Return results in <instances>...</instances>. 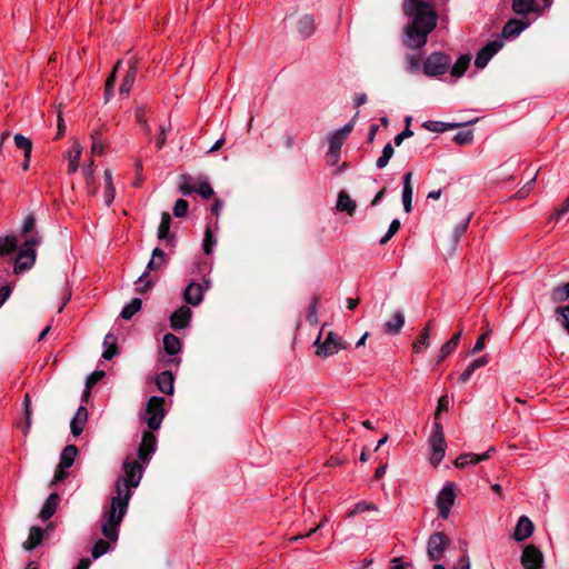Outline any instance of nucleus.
<instances>
[{
	"label": "nucleus",
	"mask_w": 569,
	"mask_h": 569,
	"mask_svg": "<svg viewBox=\"0 0 569 569\" xmlns=\"http://www.w3.org/2000/svg\"><path fill=\"white\" fill-rule=\"evenodd\" d=\"M124 475L116 482V495L111 498L110 507L102 515V535L112 541L118 540V527L128 510L132 489L137 488L142 478V466L138 460L128 458L123 462Z\"/></svg>",
	"instance_id": "f257e3e1"
},
{
	"label": "nucleus",
	"mask_w": 569,
	"mask_h": 569,
	"mask_svg": "<svg viewBox=\"0 0 569 569\" xmlns=\"http://www.w3.org/2000/svg\"><path fill=\"white\" fill-rule=\"evenodd\" d=\"M402 10L410 18L405 28L403 43L410 49H420L427 43L428 34L436 28L437 14L432 6L422 0H405Z\"/></svg>",
	"instance_id": "f03ea898"
},
{
	"label": "nucleus",
	"mask_w": 569,
	"mask_h": 569,
	"mask_svg": "<svg viewBox=\"0 0 569 569\" xmlns=\"http://www.w3.org/2000/svg\"><path fill=\"white\" fill-rule=\"evenodd\" d=\"M36 217L29 213L21 226V237L23 242L20 249H34L42 244V236L36 230ZM0 249H19L16 236H6L0 238Z\"/></svg>",
	"instance_id": "7ed1b4c3"
},
{
	"label": "nucleus",
	"mask_w": 569,
	"mask_h": 569,
	"mask_svg": "<svg viewBox=\"0 0 569 569\" xmlns=\"http://www.w3.org/2000/svg\"><path fill=\"white\" fill-rule=\"evenodd\" d=\"M164 251H152L151 259L147 264V270L137 280V292L146 293L158 280L157 274L152 272L160 271L167 263Z\"/></svg>",
	"instance_id": "20e7f679"
},
{
	"label": "nucleus",
	"mask_w": 569,
	"mask_h": 569,
	"mask_svg": "<svg viewBox=\"0 0 569 569\" xmlns=\"http://www.w3.org/2000/svg\"><path fill=\"white\" fill-rule=\"evenodd\" d=\"M315 346L317 347L316 355L321 358L333 356L339 350L347 348L345 341L337 333L326 331L325 326L320 329Z\"/></svg>",
	"instance_id": "39448f33"
},
{
	"label": "nucleus",
	"mask_w": 569,
	"mask_h": 569,
	"mask_svg": "<svg viewBox=\"0 0 569 569\" xmlns=\"http://www.w3.org/2000/svg\"><path fill=\"white\" fill-rule=\"evenodd\" d=\"M451 66L450 56L442 52H432L422 63V71L427 77L445 74Z\"/></svg>",
	"instance_id": "423d86ee"
},
{
	"label": "nucleus",
	"mask_w": 569,
	"mask_h": 569,
	"mask_svg": "<svg viewBox=\"0 0 569 569\" xmlns=\"http://www.w3.org/2000/svg\"><path fill=\"white\" fill-rule=\"evenodd\" d=\"M164 399L162 397H151L146 407V422L150 430H158L164 418Z\"/></svg>",
	"instance_id": "0eeeda50"
},
{
	"label": "nucleus",
	"mask_w": 569,
	"mask_h": 569,
	"mask_svg": "<svg viewBox=\"0 0 569 569\" xmlns=\"http://www.w3.org/2000/svg\"><path fill=\"white\" fill-rule=\"evenodd\" d=\"M429 445L432 450L430 462L433 466H438L445 457L446 440L443 429L440 422L433 423V431L429 439Z\"/></svg>",
	"instance_id": "6e6552de"
},
{
	"label": "nucleus",
	"mask_w": 569,
	"mask_h": 569,
	"mask_svg": "<svg viewBox=\"0 0 569 569\" xmlns=\"http://www.w3.org/2000/svg\"><path fill=\"white\" fill-rule=\"evenodd\" d=\"M456 500V486L452 482H448L443 486L440 492L437 496V507L439 510V517L442 519H447L451 507L453 506Z\"/></svg>",
	"instance_id": "1a4fd4ad"
},
{
	"label": "nucleus",
	"mask_w": 569,
	"mask_h": 569,
	"mask_svg": "<svg viewBox=\"0 0 569 569\" xmlns=\"http://www.w3.org/2000/svg\"><path fill=\"white\" fill-rule=\"evenodd\" d=\"M450 541L442 532L432 533L427 543V555L431 561H438L442 558L445 550Z\"/></svg>",
	"instance_id": "9d476101"
},
{
	"label": "nucleus",
	"mask_w": 569,
	"mask_h": 569,
	"mask_svg": "<svg viewBox=\"0 0 569 569\" xmlns=\"http://www.w3.org/2000/svg\"><path fill=\"white\" fill-rule=\"evenodd\" d=\"M521 565L525 569H541L543 565L542 552L533 545L526 546L521 555Z\"/></svg>",
	"instance_id": "9b49d317"
},
{
	"label": "nucleus",
	"mask_w": 569,
	"mask_h": 569,
	"mask_svg": "<svg viewBox=\"0 0 569 569\" xmlns=\"http://www.w3.org/2000/svg\"><path fill=\"white\" fill-rule=\"evenodd\" d=\"M503 42L501 40H492L488 42L480 51L477 53L475 64L477 68H485L490 59L502 48Z\"/></svg>",
	"instance_id": "f8f14e48"
},
{
	"label": "nucleus",
	"mask_w": 569,
	"mask_h": 569,
	"mask_svg": "<svg viewBox=\"0 0 569 569\" xmlns=\"http://www.w3.org/2000/svg\"><path fill=\"white\" fill-rule=\"evenodd\" d=\"M157 438L151 431H144L141 443L138 448V457L142 462H148L150 456L156 451Z\"/></svg>",
	"instance_id": "ddd939ff"
},
{
	"label": "nucleus",
	"mask_w": 569,
	"mask_h": 569,
	"mask_svg": "<svg viewBox=\"0 0 569 569\" xmlns=\"http://www.w3.org/2000/svg\"><path fill=\"white\" fill-rule=\"evenodd\" d=\"M192 311L189 307L182 306L170 317V326L174 330L184 329L189 326Z\"/></svg>",
	"instance_id": "4468645a"
},
{
	"label": "nucleus",
	"mask_w": 569,
	"mask_h": 569,
	"mask_svg": "<svg viewBox=\"0 0 569 569\" xmlns=\"http://www.w3.org/2000/svg\"><path fill=\"white\" fill-rule=\"evenodd\" d=\"M413 173L411 171H408L402 177V204L405 212L409 213L412 210V196H413V189L411 184Z\"/></svg>",
	"instance_id": "2eb2a0df"
},
{
	"label": "nucleus",
	"mask_w": 569,
	"mask_h": 569,
	"mask_svg": "<svg viewBox=\"0 0 569 569\" xmlns=\"http://www.w3.org/2000/svg\"><path fill=\"white\" fill-rule=\"evenodd\" d=\"M170 223H171V217L169 213L163 212L161 217V222L158 228V238L162 241V244L166 247H174V238L173 236L169 234L170 230Z\"/></svg>",
	"instance_id": "dca6fc26"
},
{
	"label": "nucleus",
	"mask_w": 569,
	"mask_h": 569,
	"mask_svg": "<svg viewBox=\"0 0 569 569\" xmlns=\"http://www.w3.org/2000/svg\"><path fill=\"white\" fill-rule=\"evenodd\" d=\"M137 73H138L137 60L132 59L129 62L128 71L122 80L121 86H120L119 92L121 96L127 97L130 93V91L133 87V83L136 81Z\"/></svg>",
	"instance_id": "f3484780"
},
{
	"label": "nucleus",
	"mask_w": 569,
	"mask_h": 569,
	"mask_svg": "<svg viewBox=\"0 0 569 569\" xmlns=\"http://www.w3.org/2000/svg\"><path fill=\"white\" fill-rule=\"evenodd\" d=\"M36 251H19L14 260L13 270L16 273H21L29 270L36 261Z\"/></svg>",
	"instance_id": "a211bd4d"
},
{
	"label": "nucleus",
	"mask_w": 569,
	"mask_h": 569,
	"mask_svg": "<svg viewBox=\"0 0 569 569\" xmlns=\"http://www.w3.org/2000/svg\"><path fill=\"white\" fill-rule=\"evenodd\" d=\"M533 532V523L532 521L527 518L526 516L520 517L518 520V523L516 526L513 538L517 541H522L527 538H529Z\"/></svg>",
	"instance_id": "6ab92c4d"
},
{
	"label": "nucleus",
	"mask_w": 569,
	"mask_h": 569,
	"mask_svg": "<svg viewBox=\"0 0 569 569\" xmlns=\"http://www.w3.org/2000/svg\"><path fill=\"white\" fill-rule=\"evenodd\" d=\"M203 288L199 283L191 282L183 292V299L187 303L198 306L202 301Z\"/></svg>",
	"instance_id": "aec40b11"
},
{
	"label": "nucleus",
	"mask_w": 569,
	"mask_h": 569,
	"mask_svg": "<svg viewBox=\"0 0 569 569\" xmlns=\"http://www.w3.org/2000/svg\"><path fill=\"white\" fill-rule=\"evenodd\" d=\"M87 419H88V411H87L86 407L80 406L77 409V411L70 422L71 433L74 437H78L82 432L84 423L87 422Z\"/></svg>",
	"instance_id": "412c9836"
},
{
	"label": "nucleus",
	"mask_w": 569,
	"mask_h": 569,
	"mask_svg": "<svg viewBox=\"0 0 569 569\" xmlns=\"http://www.w3.org/2000/svg\"><path fill=\"white\" fill-rule=\"evenodd\" d=\"M405 325V313L396 311L392 317L383 325V331L390 335H398Z\"/></svg>",
	"instance_id": "4be33fe9"
},
{
	"label": "nucleus",
	"mask_w": 569,
	"mask_h": 569,
	"mask_svg": "<svg viewBox=\"0 0 569 569\" xmlns=\"http://www.w3.org/2000/svg\"><path fill=\"white\" fill-rule=\"evenodd\" d=\"M297 30L302 38L311 37L316 31L313 16H311V14L302 16L297 22Z\"/></svg>",
	"instance_id": "5701e85b"
},
{
	"label": "nucleus",
	"mask_w": 569,
	"mask_h": 569,
	"mask_svg": "<svg viewBox=\"0 0 569 569\" xmlns=\"http://www.w3.org/2000/svg\"><path fill=\"white\" fill-rule=\"evenodd\" d=\"M173 375L171 371H162L159 373L156 378V383L158 389L166 393V395H172L173 393Z\"/></svg>",
	"instance_id": "b1692460"
},
{
	"label": "nucleus",
	"mask_w": 569,
	"mask_h": 569,
	"mask_svg": "<svg viewBox=\"0 0 569 569\" xmlns=\"http://www.w3.org/2000/svg\"><path fill=\"white\" fill-rule=\"evenodd\" d=\"M82 153V147L78 141H74L71 149L68 150L67 157L69 160L68 173L72 174L77 172L79 168V160Z\"/></svg>",
	"instance_id": "393cba45"
},
{
	"label": "nucleus",
	"mask_w": 569,
	"mask_h": 569,
	"mask_svg": "<svg viewBox=\"0 0 569 569\" xmlns=\"http://www.w3.org/2000/svg\"><path fill=\"white\" fill-rule=\"evenodd\" d=\"M58 500L59 495L57 492H52L51 495H49L39 513V517L43 521L50 519L53 516L57 509Z\"/></svg>",
	"instance_id": "a878e982"
},
{
	"label": "nucleus",
	"mask_w": 569,
	"mask_h": 569,
	"mask_svg": "<svg viewBox=\"0 0 569 569\" xmlns=\"http://www.w3.org/2000/svg\"><path fill=\"white\" fill-rule=\"evenodd\" d=\"M179 191L183 196H190L196 192L197 186V177H192L190 174L183 173L179 177Z\"/></svg>",
	"instance_id": "bb28decb"
},
{
	"label": "nucleus",
	"mask_w": 569,
	"mask_h": 569,
	"mask_svg": "<svg viewBox=\"0 0 569 569\" xmlns=\"http://www.w3.org/2000/svg\"><path fill=\"white\" fill-rule=\"evenodd\" d=\"M462 330L457 332L451 337L449 341H447L440 349L437 361L441 362L443 361L451 352L455 351V349L458 347L460 338H461Z\"/></svg>",
	"instance_id": "cd10ccee"
},
{
	"label": "nucleus",
	"mask_w": 569,
	"mask_h": 569,
	"mask_svg": "<svg viewBox=\"0 0 569 569\" xmlns=\"http://www.w3.org/2000/svg\"><path fill=\"white\" fill-rule=\"evenodd\" d=\"M526 24L517 19H510L502 28V37L515 38L521 33Z\"/></svg>",
	"instance_id": "c85d7f7f"
},
{
	"label": "nucleus",
	"mask_w": 569,
	"mask_h": 569,
	"mask_svg": "<svg viewBox=\"0 0 569 569\" xmlns=\"http://www.w3.org/2000/svg\"><path fill=\"white\" fill-rule=\"evenodd\" d=\"M162 342L163 349L168 355L174 356L179 353L181 349V341L177 336L172 333H167L163 336Z\"/></svg>",
	"instance_id": "c756f323"
},
{
	"label": "nucleus",
	"mask_w": 569,
	"mask_h": 569,
	"mask_svg": "<svg viewBox=\"0 0 569 569\" xmlns=\"http://www.w3.org/2000/svg\"><path fill=\"white\" fill-rule=\"evenodd\" d=\"M103 348L102 357L106 360H111L118 353L117 337L112 333L106 335L103 339Z\"/></svg>",
	"instance_id": "7c9ffc66"
},
{
	"label": "nucleus",
	"mask_w": 569,
	"mask_h": 569,
	"mask_svg": "<svg viewBox=\"0 0 569 569\" xmlns=\"http://www.w3.org/2000/svg\"><path fill=\"white\" fill-rule=\"evenodd\" d=\"M471 58L468 54H461L453 66H450L451 76L455 78H460L470 64Z\"/></svg>",
	"instance_id": "2f4dec72"
},
{
	"label": "nucleus",
	"mask_w": 569,
	"mask_h": 569,
	"mask_svg": "<svg viewBox=\"0 0 569 569\" xmlns=\"http://www.w3.org/2000/svg\"><path fill=\"white\" fill-rule=\"evenodd\" d=\"M43 539V530L39 527H32L30 529L29 537L23 543L24 549L32 550L38 547Z\"/></svg>",
	"instance_id": "473e14b6"
},
{
	"label": "nucleus",
	"mask_w": 569,
	"mask_h": 569,
	"mask_svg": "<svg viewBox=\"0 0 569 569\" xmlns=\"http://www.w3.org/2000/svg\"><path fill=\"white\" fill-rule=\"evenodd\" d=\"M197 186L198 187H196L194 193H198L203 199H209L213 196V189L211 188L206 176L200 174L197 177Z\"/></svg>",
	"instance_id": "72a5a7b5"
},
{
	"label": "nucleus",
	"mask_w": 569,
	"mask_h": 569,
	"mask_svg": "<svg viewBox=\"0 0 569 569\" xmlns=\"http://www.w3.org/2000/svg\"><path fill=\"white\" fill-rule=\"evenodd\" d=\"M337 209L352 214L356 210V202L347 194L346 191H340L338 196Z\"/></svg>",
	"instance_id": "f704fd0d"
},
{
	"label": "nucleus",
	"mask_w": 569,
	"mask_h": 569,
	"mask_svg": "<svg viewBox=\"0 0 569 569\" xmlns=\"http://www.w3.org/2000/svg\"><path fill=\"white\" fill-rule=\"evenodd\" d=\"M469 222H470V216L463 218L457 226L456 228L453 229V231L451 232V242L450 244L452 247H457L459 244V241H460V238L462 237V234L466 233L467 229H468V226H469Z\"/></svg>",
	"instance_id": "c9c22d12"
},
{
	"label": "nucleus",
	"mask_w": 569,
	"mask_h": 569,
	"mask_svg": "<svg viewBox=\"0 0 569 569\" xmlns=\"http://www.w3.org/2000/svg\"><path fill=\"white\" fill-rule=\"evenodd\" d=\"M142 307V301L139 298H133L128 305L121 310V318L130 320Z\"/></svg>",
	"instance_id": "e433bc0d"
},
{
	"label": "nucleus",
	"mask_w": 569,
	"mask_h": 569,
	"mask_svg": "<svg viewBox=\"0 0 569 569\" xmlns=\"http://www.w3.org/2000/svg\"><path fill=\"white\" fill-rule=\"evenodd\" d=\"M78 453V449L73 445H68L60 456V465L62 467H71Z\"/></svg>",
	"instance_id": "4c0bfd02"
},
{
	"label": "nucleus",
	"mask_w": 569,
	"mask_h": 569,
	"mask_svg": "<svg viewBox=\"0 0 569 569\" xmlns=\"http://www.w3.org/2000/svg\"><path fill=\"white\" fill-rule=\"evenodd\" d=\"M423 128H426L427 130L431 131V132H445L449 129H455L457 127H459L458 123H448V122H442V121H426L423 122Z\"/></svg>",
	"instance_id": "58836bf2"
},
{
	"label": "nucleus",
	"mask_w": 569,
	"mask_h": 569,
	"mask_svg": "<svg viewBox=\"0 0 569 569\" xmlns=\"http://www.w3.org/2000/svg\"><path fill=\"white\" fill-rule=\"evenodd\" d=\"M512 9L517 14H527L535 10L533 0H512Z\"/></svg>",
	"instance_id": "ea45409f"
},
{
	"label": "nucleus",
	"mask_w": 569,
	"mask_h": 569,
	"mask_svg": "<svg viewBox=\"0 0 569 569\" xmlns=\"http://www.w3.org/2000/svg\"><path fill=\"white\" fill-rule=\"evenodd\" d=\"M13 140H14L16 147L23 150L26 158L31 157V151H32L31 139H29L20 133H17V134H14Z\"/></svg>",
	"instance_id": "a19ab883"
},
{
	"label": "nucleus",
	"mask_w": 569,
	"mask_h": 569,
	"mask_svg": "<svg viewBox=\"0 0 569 569\" xmlns=\"http://www.w3.org/2000/svg\"><path fill=\"white\" fill-rule=\"evenodd\" d=\"M429 345H430L429 329L423 328L419 335V338L412 345L413 351L419 353V352L423 351L426 348H428Z\"/></svg>",
	"instance_id": "79ce46f5"
},
{
	"label": "nucleus",
	"mask_w": 569,
	"mask_h": 569,
	"mask_svg": "<svg viewBox=\"0 0 569 569\" xmlns=\"http://www.w3.org/2000/svg\"><path fill=\"white\" fill-rule=\"evenodd\" d=\"M368 510L378 511V507L372 502L360 501L348 512V517H355Z\"/></svg>",
	"instance_id": "37998d69"
},
{
	"label": "nucleus",
	"mask_w": 569,
	"mask_h": 569,
	"mask_svg": "<svg viewBox=\"0 0 569 569\" xmlns=\"http://www.w3.org/2000/svg\"><path fill=\"white\" fill-rule=\"evenodd\" d=\"M393 152L395 150L391 143H387L383 147L382 154L376 161L377 168L383 169L388 164L389 160L392 158Z\"/></svg>",
	"instance_id": "c03bdc74"
},
{
	"label": "nucleus",
	"mask_w": 569,
	"mask_h": 569,
	"mask_svg": "<svg viewBox=\"0 0 569 569\" xmlns=\"http://www.w3.org/2000/svg\"><path fill=\"white\" fill-rule=\"evenodd\" d=\"M121 62H122L121 60H119L117 62L116 67L113 68V71L111 72V74L109 76V78L106 81L104 94H106L107 100H109V98L112 96L114 82L117 79V70H118L119 66L121 64Z\"/></svg>",
	"instance_id": "a18cd8bd"
},
{
	"label": "nucleus",
	"mask_w": 569,
	"mask_h": 569,
	"mask_svg": "<svg viewBox=\"0 0 569 569\" xmlns=\"http://www.w3.org/2000/svg\"><path fill=\"white\" fill-rule=\"evenodd\" d=\"M551 298L555 302H562L569 298V281L553 289Z\"/></svg>",
	"instance_id": "49530a36"
},
{
	"label": "nucleus",
	"mask_w": 569,
	"mask_h": 569,
	"mask_svg": "<svg viewBox=\"0 0 569 569\" xmlns=\"http://www.w3.org/2000/svg\"><path fill=\"white\" fill-rule=\"evenodd\" d=\"M346 140L347 139L342 137V134L337 133L336 131L332 132L329 136V150L340 152Z\"/></svg>",
	"instance_id": "de8ad7c7"
},
{
	"label": "nucleus",
	"mask_w": 569,
	"mask_h": 569,
	"mask_svg": "<svg viewBox=\"0 0 569 569\" xmlns=\"http://www.w3.org/2000/svg\"><path fill=\"white\" fill-rule=\"evenodd\" d=\"M478 463V459L476 458V453H461L457 457L455 461V466L457 468H465L468 465Z\"/></svg>",
	"instance_id": "09e8293b"
},
{
	"label": "nucleus",
	"mask_w": 569,
	"mask_h": 569,
	"mask_svg": "<svg viewBox=\"0 0 569 569\" xmlns=\"http://www.w3.org/2000/svg\"><path fill=\"white\" fill-rule=\"evenodd\" d=\"M109 548H110V546H109L108 541L102 540V539L98 540L92 548V557L94 559H98L99 557L107 553Z\"/></svg>",
	"instance_id": "8fccbe9b"
},
{
	"label": "nucleus",
	"mask_w": 569,
	"mask_h": 569,
	"mask_svg": "<svg viewBox=\"0 0 569 569\" xmlns=\"http://www.w3.org/2000/svg\"><path fill=\"white\" fill-rule=\"evenodd\" d=\"M473 133L471 130H465L456 133L453 136V141L459 146L468 144L472 141Z\"/></svg>",
	"instance_id": "3c124183"
},
{
	"label": "nucleus",
	"mask_w": 569,
	"mask_h": 569,
	"mask_svg": "<svg viewBox=\"0 0 569 569\" xmlns=\"http://www.w3.org/2000/svg\"><path fill=\"white\" fill-rule=\"evenodd\" d=\"M189 203L184 199H178L173 206V214L177 218H183L188 212Z\"/></svg>",
	"instance_id": "603ef678"
},
{
	"label": "nucleus",
	"mask_w": 569,
	"mask_h": 569,
	"mask_svg": "<svg viewBox=\"0 0 569 569\" xmlns=\"http://www.w3.org/2000/svg\"><path fill=\"white\" fill-rule=\"evenodd\" d=\"M407 71L409 73H416L420 69V58L415 54H407Z\"/></svg>",
	"instance_id": "864d4df0"
},
{
	"label": "nucleus",
	"mask_w": 569,
	"mask_h": 569,
	"mask_svg": "<svg viewBox=\"0 0 569 569\" xmlns=\"http://www.w3.org/2000/svg\"><path fill=\"white\" fill-rule=\"evenodd\" d=\"M217 244V239L211 231V229L208 227L204 232V238L202 241V249H212Z\"/></svg>",
	"instance_id": "5fc2aeb1"
},
{
	"label": "nucleus",
	"mask_w": 569,
	"mask_h": 569,
	"mask_svg": "<svg viewBox=\"0 0 569 569\" xmlns=\"http://www.w3.org/2000/svg\"><path fill=\"white\" fill-rule=\"evenodd\" d=\"M400 228V221L395 219L391 221L387 233L380 239V244H385Z\"/></svg>",
	"instance_id": "6e6d98bb"
},
{
	"label": "nucleus",
	"mask_w": 569,
	"mask_h": 569,
	"mask_svg": "<svg viewBox=\"0 0 569 569\" xmlns=\"http://www.w3.org/2000/svg\"><path fill=\"white\" fill-rule=\"evenodd\" d=\"M104 377V371L96 370L93 371L86 380L87 389L92 388L96 383H98Z\"/></svg>",
	"instance_id": "4d7b16f0"
},
{
	"label": "nucleus",
	"mask_w": 569,
	"mask_h": 569,
	"mask_svg": "<svg viewBox=\"0 0 569 569\" xmlns=\"http://www.w3.org/2000/svg\"><path fill=\"white\" fill-rule=\"evenodd\" d=\"M557 312L560 315V323L565 327V329L569 333V306L560 307L557 309Z\"/></svg>",
	"instance_id": "13d9d810"
},
{
	"label": "nucleus",
	"mask_w": 569,
	"mask_h": 569,
	"mask_svg": "<svg viewBox=\"0 0 569 569\" xmlns=\"http://www.w3.org/2000/svg\"><path fill=\"white\" fill-rule=\"evenodd\" d=\"M82 173H83L88 184L93 182L94 170H93V161L92 160L82 168Z\"/></svg>",
	"instance_id": "bf43d9fd"
},
{
	"label": "nucleus",
	"mask_w": 569,
	"mask_h": 569,
	"mask_svg": "<svg viewBox=\"0 0 569 569\" xmlns=\"http://www.w3.org/2000/svg\"><path fill=\"white\" fill-rule=\"evenodd\" d=\"M536 179H537V173L533 176V178L531 180H529L518 192H517V197L519 199H522V198H526L531 189H532V186L533 183L536 182Z\"/></svg>",
	"instance_id": "052dcab7"
},
{
	"label": "nucleus",
	"mask_w": 569,
	"mask_h": 569,
	"mask_svg": "<svg viewBox=\"0 0 569 569\" xmlns=\"http://www.w3.org/2000/svg\"><path fill=\"white\" fill-rule=\"evenodd\" d=\"M490 333H491V330H487L485 333H482L477 339V341L472 348V353H478L479 351H481L485 348V341L490 336Z\"/></svg>",
	"instance_id": "680f3d73"
},
{
	"label": "nucleus",
	"mask_w": 569,
	"mask_h": 569,
	"mask_svg": "<svg viewBox=\"0 0 569 569\" xmlns=\"http://www.w3.org/2000/svg\"><path fill=\"white\" fill-rule=\"evenodd\" d=\"M67 469H69V467H62L59 463V466L54 472V476H53L52 485L58 483V482L62 481L64 478H67V476H68Z\"/></svg>",
	"instance_id": "e2e57ef3"
},
{
	"label": "nucleus",
	"mask_w": 569,
	"mask_h": 569,
	"mask_svg": "<svg viewBox=\"0 0 569 569\" xmlns=\"http://www.w3.org/2000/svg\"><path fill=\"white\" fill-rule=\"evenodd\" d=\"M569 211V197L565 200V202L555 210V213L551 216V220H558L561 216Z\"/></svg>",
	"instance_id": "0e129e2a"
},
{
	"label": "nucleus",
	"mask_w": 569,
	"mask_h": 569,
	"mask_svg": "<svg viewBox=\"0 0 569 569\" xmlns=\"http://www.w3.org/2000/svg\"><path fill=\"white\" fill-rule=\"evenodd\" d=\"M166 141H167V128L161 124L159 127V136L157 137V140H156L157 148L159 150L162 149L163 146L166 144Z\"/></svg>",
	"instance_id": "69168bd1"
},
{
	"label": "nucleus",
	"mask_w": 569,
	"mask_h": 569,
	"mask_svg": "<svg viewBox=\"0 0 569 569\" xmlns=\"http://www.w3.org/2000/svg\"><path fill=\"white\" fill-rule=\"evenodd\" d=\"M391 563L392 569H413V565L411 562H403L399 557L393 558Z\"/></svg>",
	"instance_id": "338daca9"
},
{
	"label": "nucleus",
	"mask_w": 569,
	"mask_h": 569,
	"mask_svg": "<svg viewBox=\"0 0 569 569\" xmlns=\"http://www.w3.org/2000/svg\"><path fill=\"white\" fill-rule=\"evenodd\" d=\"M452 569H470V561L468 556H462L459 560L453 565Z\"/></svg>",
	"instance_id": "774afa93"
}]
</instances>
